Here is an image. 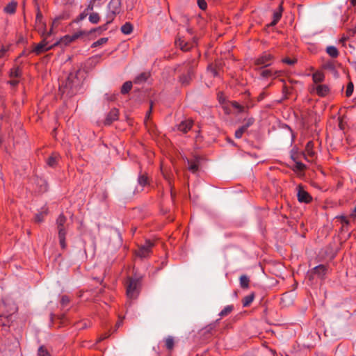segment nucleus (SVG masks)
Segmentation results:
<instances>
[{"mask_svg":"<svg viewBox=\"0 0 356 356\" xmlns=\"http://www.w3.org/2000/svg\"><path fill=\"white\" fill-rule=\"evenodd\" d=\"M108 41V38H102L97 40L96 42H93L91 45L92 48L97 47L98 46L102 45L105 43H106Z\"/></svg>","mask_w":356,"mask_h":356,"instance_id":"obj_44","label":"nucleus"},{"mask_svg":"<svg viewBox=\"0 0 356 356\" xmlns=\"http://www.w3.org/2000/svg\"><path fill=\"white\" fill-rule=\"evenodd\" d=\"M165 348L168 351H172L175 347L174 338L172 336H169L165 339Z\"/></svg>","mask_w":356,"mask_h":356,"instance_id":"obj_33","label":"nucleus"},{"mask_svg":"<svg viewBox=\"0 0 356 356\" xmlns=\"http://www.w3.org/2000/svg\"><path fill=\"white\" fill-rule=\"evenodd\" d=\"M19 82V79H10L8 83L12 87H16Z\"/></svg>","mask_w":356,"mask_h":356,"instance_id":"obj_57","label":"nucleus"},{"mask_svg":"<svg viewBox=\"0 0 356 356\" xmlns=\"http://www.w3.org/2000/svg\"><path fill=\"white\" fill-rule=\"evenodd\" d=\"M54 47H55L54 44L53 45H50L49 47H44L42 45V44L38 43L35 45L34 48L31 51V52L35 53L36 55H40L51 49Z\"/></svg>","mask_w":356,"mask_h":356,"instance_id":"obj_21","label":"nucleus"},{"mask_svg":"<svg viewBox=\"0 0 356 356\" xmlns=\"http://www.w3.org/2000/svg\"><path fill=\"white\" fill-rule=\"evenodd\" d=\"M282 92H283V97L280 99L275 100V102H276L277 103H281L284 99H289V95L291 94L292 90H282Z\"/></svg>","mask_w":356,"mask_h":356,"instance_id":"obj_45","label":"nucleus"},{"mask_svg":"<svg viewBox=\"0 0 356 356\" xmlns=\"http://www.w3.org/2000/svg\"><path fill=\"white\" fill-rule=\"evenodd\" d=\"M324 79V74L321 72H316L313 74V81L315 83H321Z\"/></svg>","mask_w":356,"mask_h":356,"instance_id":"obj_37","label":"nucleus"},{"mask_svg":"<svg viewBox=\"0 0 356 356\" xmlns=\"http://www.w3.org/2000/svg\"><path fill=\"white\" fill-rule=\"evenodd\" d=\"M133 83H134V81H127L123 83V85L121 87V89H131L132 86H133Z\"/></svg>","mask_w":356,"mask_h":356,"instance_id":"obj_53","label":"nucleus"},{"mask_svg":"<svg viewBox=\"0 0 356 356\" xmlns=\"http://www.w3.org/2000/svg\"><path fill=\"white\" fill-rule=\"evenodd\" d=\"M193 124V121L192 120H187L182 121L177 127L179 131L186 134L188 131L191 130Z\"/></svg>","mask_w":356,"mask_h":356,"instance_id":"obj_20","label":"nucleus"},{"mask_svg":"<svg viewBox=\"0 0 356 356\" xmlns=\"http://www.w3.org/2000/svg\"><path fill=\"white\" fill-rule=\"evenodd\" d=\"M22 74V70L19 66L13 67L10 70V79H20Z\"/></svg>","mask_w":356,"mask_h":356,"instance_id":"obj_26","label":"nucleus"},{"mask_svg":"<svg viewBox=\"0 0 356 356\" xmlns=\"http://www.w3.org/2000/svg\"><path fill=\"white\" fill-rule=\"evenodd\" d=\"M60 159V156L56 152H53L47 159V164L51 168H55Z\"/></svg>","mask_w":356,"mask_h":356,"instance_id":"obj_22","label":"nucleus"},{"mask_svg":"<svg viewBox=\"0 0 356 356\" xmlns=\"http://www.w3.org/2000/svg\"><path fill=\"white\" fill-rule=\"evenodd\" d=\"M184 65L185 70L186 71V74L193 76L195 74V68L197 65V61L195 59H192L184 63Z\"/></svg>","mask_w":356,"mask_h":356,"instance_id":"obj_18","label":"nucleus"},{"mask_svg":"<svg viewBox=\"0 0 356 356\" xmlns=\"http://www.w3.org/2000/svg\"><path fill=\"white\" fill-rule=\"evenodd\" d=\"M356 34V26L349 31V35L353 36Z\"/></svg>","mask_w":356,"mask_h":356,"instance_id":"obj_63","label":"nucleus"},{"mask_svg":"<svg viewBox=\"0 0 356 356\" xmlns=\"http://www.w3.org/2000/svg\"><path fill=\"white\" fill-rule=\"evenodd\" d=\"M193 76L187 74H181L179 78V81L181 83V87H186L192 80Z\"/></svg>","mask_w":356,"mask_h":356,"instance_id":"obj_27","label":"nucleus"},{"mask_svg":"<svg viewBox=\"0 0 356 356\" xmlns=\"http://www.w3.org/2000/svg\"><path fill=\"white\" fill-rule=\"evenodd\" d=\"M154 246V242L149 239L145 240V244L138 245V248L136 250L135 254L137 257L141 259L149 257L152 252V249Z\"/></svg>","mask_w":356,"mask_h":356,"instance_id":"obj_5","label":"nucleus"},{"mask_svg":"<svg viewBox=\"0 0 356 356\" xmlns=\"http://www.w3.org/2000/svg\"><path fill=\"white\" fill-rule=\"evenodd\" d=\"M85 35H86V31H79L72 35H66L61 38L59 41H57L56 43H54V45L56 46L59 43L67 45Z\"/></svg>","mask_w":356,"mask_h":356,"instance_id":"obj_9","label":"nucleus"},{"mask_svg":"<svg viewBox=\"0 0 356 356\" xmlns=\"http://www.w3.org/2000/svg\"><path fill=\"white\" fill-rule=\"evenodd\" d=\"M314 145V142L312 140H309L305 146V152L302 153L304 159L308 161H313L316 155V153L313 149Z\"/></svg>","mask_w":356,"mask_h":356,"instance_id":"obj_15","label":"nucleus"},{"mask_svg":"<svg viewBox=\"0 0 356 356\" xmlns=\"http://www.w3.org/2000/svg\"><path fill=\"white\" fill-rule=\"evenodd\" d=\"M105 98L106 99V100L108 102H113L116 101V99H117V95L115 94V93H113V94L106 93L105 94Z\"/></svg>","mask_w":356,"mask_h":356,"instance_id":"obj_48","label":"nucleus"},{"mask_svg":"<svg viewBox=\"0 0 356 356\" xmlns=\"http://www.w3.org/2000/svg\"><path fill=\"white\" fill-rule=\"evenodd\" d=\"M143 277H128L127 281V296L129 298L136 299L140 291Z\"/></svg>","mask_w":356,"mask_h":356,"instance_id":"obj_2","label":"nucleus"},{"mask_svg":"<svg viewBox=\"0 0 356 356\" xmlns=\"http://www.w3.org/2000/svg\"><path fill=\"white\" fill-rule=\"evenodd\" d=\"M230 104L232 106L237 110L238 113H248V109L251 107H252L254 105L251 104H248L246 106H244L241 104H240L236 101H232L230 102Z\"/></svg>","mask_w":356,"mask_h":356,"instance_id":"obj_19","label":"nucleus"},{"mask_svg":"<svg viewBox=\"0 0 356 356\" xmlns=\"http://www.w3.org/2000/svg\"><path fill=\"white\" fill-rule=\"evenodd\" d=\"M200 159L201 158L199 156H195L194 159H187L188 170L191 172L195 173L198 171Z\"/></svg>","mask_w":356,"mask_h":356,"instance_id":"obj_17","label":"nucleus"},{"mask_svg":"<svg viewBox=\"0 0 356 356\" xmlns=\"http://www.w3.org/2000/svg\"><path fill=\"white\" fill-rule=\"evenodd\" d=\"M240 286L243 289H247L250 286V279L246 275H242L240 278Z\"/></svg>","mask_w":356,"mask_h":356,"instance_id":"obj_29","label":"nucleus"},{"mask_svg":"<svg viewBox=\"0 0 356 356\" xmlns=\"http://www.w3.org/2000/svg\"><path fill=\"white\" fill-rule=\"evenodd\" d=\"M175 44L184 51H189L193 47V44L191 43L186 42L181 38L176 40Z\"/></svg>","mask_w":356,"mask_h":356,"instance_id":"obj_23","label":"nucleus"},{"mask_svg":"<svg viewBox=\"0 0 356 356\" xmlns=\"http://www.w3.org/2000/svg\"><path fill=\"white\" fill-rule=\"evenodd\" d=\"M151 78L150 72H143L137 75L134 79V83L136 85H143V83L148 82Z\"/></svg>","mask_w":356,"mask_h":356,"instance_id":"obj_16","label":"nucleus"},{"mask_svg":"<svg viewBox=\"0 0 356 356\" xmlns=\"http://www.w3.org/2000/svg\"><path fill=\"white\" fill-rule=\"evenodd\" d=\"M233 305H227L220 312L219 316L221 317L226 316L229 315L233 311Z\"/></svg>","mask_w":356,"mask_h":356,"instance_id":"obj_39","label":"nucleus"},{"mask_svg":"<svg viewBox=\"0 0 356 356\" xmlns=\"http://www.w3.org/2000/svg\"><path fill=\"white\" fill-rule=\"evenodd\" d=\"M67 218L63 213H60L56 220L58 229L59 243L63 250L67 248L66 234L67 232V225H66Z\"/></svg>","mask_w":356,"mask_h":356,"instance_id":"obj_3","label":"nucleus"},{"mask_svg":"<svg viewBox=\"0 0 356 356\" xmlns=\"http://www.w3.org/2000/svg\"><path fill=\"white\" fill-rule=\"evenodd\" d=\"M260 76L262 78L271 79L272 80H275L278 79L277 82L282 84V89H288V87L285 83H283L284 80L282 79H279L283 74V72L281 70H273V68L266 69V68H260Z\"/></svg>","mask_w":356,"mask_h":356,"instance_id":"obj_4","label":"nucleus"},{"mask_svg":"<svg viewBox=\"0 0 356 356\" xmlns=\"http://www.w3.org/2000/svg\"><path fill=\"white\" fill-rule=\"evenodd\" d=\"M124 318V317L121 318L120 316H119V320L117 321L115 325L114 332L116 331L122 325Z\"/></svg>","mask_w":356,"mask_h":356,"instance_id":"obj_58","label":"nucleus"},{"mask_svg":"<svg viewBox=\"0 0 356 356\" xmlns=\"http://www.w3.org/2000/svg\"><path fill=\"white\" fill-rule=\"evenodd\" d=\"M152 108H153V102L150 101L149 109L146 113L145 120L148 119L150 117L152 112Z\"/></svg>","mask_w":356,"mask_h":356,"instance_id":"obj_59","label":"nucleus"},{"mask_svg":"<svg viewBox=\"0 0 356 356\" xmlns=\"http://www.w3.org/2000/svg\"><path fill=\"white\" fill-rule=\"evenodd\" d=\"M88 15V13L86 10H84V11H83V12H82V13H81V14L77 17L76 22H80V21H81V20L84 19L87 17V15Z\"/></svg>","mask_w":356,"mask_h":356,"instance_id":"obj_55","label":"nucleus"},{"mask_svg":"<svg viewBox=\"0 0 356 356\" xmlns=\"http://www.w3.org/2000/svg\"><path fill=\"white\" fill-rule=\"evenodd\" d=\"M336 220L335 222H339L341 226L339 229V234L343 236L344 234H347V238L350 236V233L349 232V225L350 222L346 216H337L334 218Z\"/></svg>","mask_w":356,"mask_h":356,"instance_id":"obj_8","label":"nucleus"},{"mask_svg":"<svg viewBox=\"0 0 356 356\" xmlns=\"http://www.w3.org/2000/svg\"><path fill=\"white\" fill-rule=\"evenodd\" d=\"M8 51V47L2 45L0 48V58H3Z\"/></svg>","mask_w":356,"mask_h":356,"instance_id":"obj_54","label":"nucleus"},{"mask_svg":"<svg viewBox=\"0 0 356 356\" xmlns=\"http://www.w3.org/2000/svg\"><path fill=\"white\" fill-rule=\"evenodd\" d=\"M267 95V94L265 92H262L257 97V101L260 102L263 100L265 97Z\"/></svg>","mask_w":356,"mask_h":356,"instance_id":"obj_61","label":"nucleus"},{"mask_svg":"<svg viewBox=\"0 0 356 356\" xmlns=\"http://www.w3.org/2000/svg\"><path fill=\"white\" fill-rule=\"evenodd\" d=\"M35 22H36V24H41L43 30H45L46 24L42 22V15L40 10L39 8H38V12L36 13Z\"/></svg>","mask_w":356,"mask_h":356,"instance_id":"obj_36","label":"nucleus"},{"mask_svg":"<svg viewBox=\"0 0 356 356\" xmlns=\"http://www.w3.org/2000/svg\"><path fill=\"white\" fill-rule=\"evenodd\" d=\"M134 27L130 22H126L121 27V31L126 35L130 34L133 31Z\"/></svg>","mask_w":356,"mask_h":356,"instance_id":"obj_32","label":"nucleus"},{"mask_svg":"<svg viewBox=\"0 0 356 356\" xmlns=\"http://www.w3.org/2000/svg\"><path fill=\"white\" fill-rule=\"evenodd\" d=\"M51 34V30L49 32H46V30H43L42 33V37H43L42 40L39 43L42 44L44 47H49V42L47 41V38L49 37Z\"/></svg>","mask_w":356,"mask_h":356,"instance_id":"obj_34","label":"nucleus"},{"mask_svg":"<svg viewBox=\"0 0 356 356\" xmlns=\"http://www.w3.org/2000/svg\"><path fill=\"white\" fill-rule=\"evenodd\" d=\"M217 98L220 104H224L226 102V97L222 92H219L217 95Z\"/></svg>","mask_w":356,"mask_h":356,"instance_id":"obj_50","label":"nucleus"},{"mask_svg":"<svg viewBox=\"0 0 356 356\" xmlns=\"http://www.w3.org/2000/svg\"><path fill=\"white\" fill-rule=\"evenodd\" d=\"M330 90H311L312 93H316L319 97H325L328 95Z\"/></svg>","mask_w":356,"mask_h":356,"instance_id":"obj_51","label":"nucleus"},{"mask_svg":"<svg viewBox=\"0 0 356 356\" xmlns=\"http://www.w3.org/2000/svg\"><path fill=\"white\" fill-rule=\"evenodd\" d=\"M38 356H51L44 346H41L38 350Z\"/></svg>","mask_w":356,"mask_h":356,"instance_id":"obj_40","label":"nucleus"},{"mask_svg":"<svg viewBox=\"0 0 356 356\" xmlns=\"http://www.w3.org/2000/svg\"><path fill=\"white\" fill-rule=\"evenodd\" d=\"M111 22H112V20L109 19L108 21H107V22L105 24H104L101 26H99L97 28L92 29L88 32L86 31V35H89L90 34L95 33V32H98L99 33H102L103 31H104L107 29V25L109 23H111Z\"/></svg>","mask_w":356,"mask_h":356,"instance_id":"obj_30","label":"nucleus"},{"mask_svg":"<svg viewBox=\"0 0 356 356\" xmlns=\"http://www.w3.org/2000/svg\"><path fill=\"white\" fill-rule=\"evenodd\" d=\"M247 130L243 127H240L234 134V136L236 138H241L243 136V134Z\"/></svg>","mask_w":356,"mask_h":356,"instance_id":"obj_46","label":"nucleus"},{"mask_svg":"<svg viewBox=\"0 0 356 356\" xmlns=\"http://www.w3.org/2000/svg\"><path fill=\"white\" fill-rule=\"evenodd\" d=\"M70 299L69 296H67L66 295L62 296L61 299H60V304L63 307L67 306L70 303Z\"/></svg>","mask_w":356,"mask_h":356,"instance_id":"obj_49","label":"nucleus"},{"mask_svg":"<svg viewBox=\"0 0 356 356\" xmlns=\"http://www.w3.org/2000/svg\"><path fill=\"white\" fill-rule=\"evenodd\" d=\"M17 3L15 1H12L6 5L4 8V11L8 14H13L16 11Z\"/></svg>","mask_w":356,"mask_h":356,"instance_id":"obj_31","label":"nucleus"},{"mask_svg":"<svg viewBox=\"0 0 356 356\" xmlns=\"http://www.w3.org/2000/svg\"><path fill=\"white\" fill-rule=\"evenodd\" d=\"M119 110L116 108H113L106 115L104 121V124L110 126L113 122L119 119Z\"/></svg>","mask_w":356,"mask_h":356,"instance_id":"obj_14","label":"nucleus"},{"mask_svg":"<svg viewBox=\"0 0 356 356\" xmlns=\"http://www.w3.org/2000/svg\"><path fill=\"white\" fill-rule=\"evenodd\" d=\"M274 60V56L267 52L263 53L259 58L254 60L256 66H260V68H264L269 66Z\"/></svg>","mask_w":356,"mask_h":356,"instance_id":"obj_7","label":"nucleus"},{"mask_svg":"<svg viewBox=\"0 0 356 356\" xmlns=\"http://www.w3.org/2000/svg\"><path fill=\"white\" fill-rule=\"evenodd\" d=\"M47 215V209L42 211L35 216V222H41L44 220V216Z\"/></svg>","mask_w":356,"mask_h":356,"instance_id":"obj_38","label":"nucleus"},{"mask_svg":"<svg viewBox=\"0 0 356 356\" xmlns=\"http://www.w3.org/2000/svg\"><path fill=\"white\" fill-rule=\"evenodd\" d=\"M108 337H109V334H107V333H105L104 334H102V335L99 337V339H98L97 342H101V341H102L103 340H104V339H107Z\"/></svg>","mask_w":356,"mask_h":356,"instance_id":"obj_60","label":"nucleus"},{"mask_svg":"<svg viewBox=\"0 0 356 356\" xmlns=\"http://www.w3.org/2000/svg\"><path fill=\"white\" fill-rule=\"evenodd\" d=\"M354 90H346V96L350 97L353 92Z\"/></svg>","mask_w":356,"mask_h":356,"instance_id":"obj_64","label":"nucleus"},{"mask_svg":"<svg viewBox=\"0 0 356 356\" xmlns=\"http://www.w3.org/2000/svg\"><path fill=\"white\" fill-rule=\"evenodd\" d=\"M350 217L352 218H356V206L355 207L354 209L350 213Z\"/></svg>","mask_w":356,"mask_h":356,"instance_id":"obj_62","label":"nucleus"},{"mask_svg":"<svg viewBox=\"0 0 356 356\" xmlns=\"http://www.w3.org/2000/svg\"><path fill=\"white\" fill-rule=\"evenodd\" d=\"M99 15L97 13H92L89 15V21L92 24H97L99 22Z\"/></svg>","mask_w":356,"mask_h":356,"instance_id":"obj_41","label":"nucleus"},{"mask_svg":"<svg viewBox=\"0 0 356 356\" xmlns=\"http://www.w3.org/2000/svg\"><path fill=\"white\" fill-rule=\"evenodd\" d=\"M138 183L140 186L143 187L149 185V179L147 175V173H142L140 172L138 177Z\"/></svg>","mask_w":356,"mask_h":356,"instance_id":"obj_24","label":"nucleus"},{"mask_svg":"<svg viewBox=\"0 0 356 356\" xmlns=\"http://www.w3.org/2000/svg\"><path fill=\"white\" fill-rule=\"evenodd\" d=\"M326 52L332 57L337 58L339 56L338 49L334 46H329L326 49Z\"/></svg>","mask_w":356,"mask_h":356,"instance_id":"obj_35","label":"nucleus"},{"mask_svg":"<svg viewBox=\"0 0 356 356\" xmlns=\"http://www.w3.org/2000/svg\"><path fill=\"white\" fill-rule=\"evenodd\" d=\"M222 67L223 62L220 60H216L208 65L207 72L213 77L218 76L220 75Z\"/></svg>","mask_w":356,"mask_h":356,"instance_id":"obj_10","label":"nucleus"},{"mask_svg":"<svg viewBox=\"0 0 356 356\" xmlns=\"http://www.w3.org/2000/svg\"><path fill=\"white\" fill-rule=\"evenodd\" d=\"M121 0H111L108 4V8L110 10V15L108 17L111 20H113L115 16L118 14L120 11Z\"/></svg>","mask_w":356,"mask_h":356,"instance_id":"obj_13","label":"nucleus"},{"mask_svg":"<svg viewBox=\"0 0 356 356\" xmlns=\"http://www.w3.org/2000/svg\"><path fill=\"white\" fill-rule=\"evenodd\" d=\"M255 298V293L254 292L251 293L250 295L245 296L242 299L243 307H249L251 303L253 302Z\"/></svg>","mask_w":356,"mask_h":356,"instance_id":"obj_28","label":"nucleus"},{"mask_svg":"<svg viewBox=\"0 0 356 356\" xmlns=\"http://www.w3.org/2000/svg\"><path fill=\"white\" fill-rule=\"evenodd\" d=\"M327 271V267L325 265L320 264L311 270L308 274L309 280H313L316 275L321 280H323Z\"/></svg>","mask_w":356,"mask_h":356,"instance_id":"obj_6","label":"nucleus"},{"mask_svg":"<svg viewBox=\"0 0 356 356\" xmlns=\"http://www.w3.org/2000/svg\"><path fill=\"white\" fill-rule=\"evenodd\" d=\"M283 11V7L282 5L280 4L278 8V10L275 11L273 13V19L270 23V26H275L277 24V22L280 21V19L282 17V13Z\"/></svg>","mask_w":356,"mask_h":356,"instance_id":"obj_25","label":"nucleus"},{"mask_svg":"<svg viewBox=\"0 0 356 356\" xmlns=\"http://www.w3.org/2000/svg\"><path fill=\"white\" fill-rule=\"evenodd\" d=\"M95 1L96 0H90L87 8L85 9L88 13L93 10Z\"/></svg>","mask_w":356,"mask_h":356,"instance_id":"obj_56","label":"nucleus"},{"mask_svg":"<svg viewBox=\"0 0 356 356\" xmlns=\"http://www.w3.org/2000/svg\"><path fill=\"white\" fill-rule=\"evenodd\" d=\"M298 189V200L302 203H310L312 201V197L311 195L304 189V186L302 184H299L297 186Z\"/></svg>","mask_w":356,"mask_h":356,"instance_id":"obj_11","label":"nucleus"},{"mask_svg":"<svg viewBox=\"0 0 356 356\" xmlns=\"http://www.w3.org/2000/svg\"><path fill=\"white\" fill-rule=\"evenodd\" d=\"M197 5L202 10H205L207 8V3L205 0H197Z\"/></svg>","mask_w":356,"mask_h":356,"instance_id":"obj_52","label":"nucleus"},{"mask_svg":"<svg viewBox=\"0 0 356 356\" xmlns=\"http://www.w3.org/2000/svg\"><path fill=\"white\" fill-rule=\"evenodd\" d=\"M81 86V81L76 74H70L65 81L64 88L65 89H76Z\"/></svg>","mask_w":356,"mask_h":356,"instance_id":"obj_12","label":"nucleus"},{"mask_svg":"<svg viewBox=\"0 0 356 356\" xmlns=\"http://www.w3.org/2000/svg\"><path fill=\"white\" fill-rule=\"evenodd\" d=\"M297 59L296 58H293V59H291L290 58H284L282 59V62L283 63H285V64H287L289 65H293L294 64H296L297 63Z\"/></svg>","mask_w":356,"mask_h":356,"instance_id":"obj_47","label":"nucleus"},{"mask_svg":"<svg viewBox=\"0 0 356 356\" xmlns=\"http://www.w3.org/2000/svg\"><path fill=\"white\" fill-rule=\"evenodd\" d=\"M17 311L16 305L10 300H3L0 303V327L7 330L12 322V316Z\"/></svg>","mask_w":356,"mask_h":356,"instance_id":"obj_1","label":"nucleus"},{"mask_svg":"<svg viewBox=\"0 0 356 356\" xmlns=\"http://www.w3.org/2000/svg\"><path fill=\"white\" fill-rule=\"evenodd\" d=\"M306 169V165L300 161H296V165L293 168L294 171L302 172Z\"/></svg>","mask_w":356,"mask_h":356,"instance_id":"obj_42","label":"nucleus"},{"mask_svg":"<svg viewBox=\"0 0 356 356\" xmlns=\"http://www.w3.org/2000/svg\"><path fill=\"white\" fill-rule=\"evenodd\" d=\"M244 122L245 124L242 126L247 130L250 126H252L254 123L255 120L254 118L252 117L247 119H244Z\"/></svg>","mask_w":356,"mask_h":356,"instance_id":"obj_43","label":"nucleus"}]
</instances>
